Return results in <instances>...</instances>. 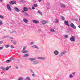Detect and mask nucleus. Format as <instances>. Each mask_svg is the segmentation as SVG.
<instances>
[{
  "instance_id": "52",
  "label": "nucleus",
  "mask_w": 80,
  "mask_h": 80,
  "mask_svg": "<svg viewBox=\"0 0 80 80\" xmlns=\"http://www.w3.org/2000/svg\"><path fill=\"white\" fill-rule=\"evenodd\" d=\"M16 68H18V67H16Z\"/></svg>"
},
{
  "instance_id": "14",
  "label": "nucleus",
  "mask_w": 80,
  "mask_h": 80,
  "mask_svg": "<svg viewBox=\"0 0 80 80\" xmlns=\"http://www.w3.org/2000/svg\"><path fill=\"white\" fill-rule=\"evenodd\" d=\"M65 51H63L59 55V57H62V56H63V54H64V53H65Z\"/></svg>"
},
{
  "instance_id": "15",
  "label": "nucleus",
  "mask_w": 80,
  "mask_h": 80,
  "mask_svg": "<svg viewBox=\"0 0 80 80\" xmlns=\"http://www.w3.org/2000/svg\"><path fill=\"white\" fill-rule=\"evenodd\" d=\"M64 23L65 24V25H67V26H68V27H69V25H68V22H67V21H65Z\"/></svg>"
},
{
  "instance_id": "9",
  "label": "nucleus",
  "mask_w": 80,
  "mask_h": 80,
  "mask_svg": "<svg viewBox=\"0 0 80 80\" xmlns=\"http://www.w3.org/2000/svg\"><path fill=\"white\" fill-rule=\"evenodd\" d=\"M71 27L72 28H74V29H76V27L75 26V25L73 23H71L70 24Z\"/></svg>"
},
{
  "instance_id": "19",
  "label": "nucleus",
  "mask_w": 80,
  "mask_h": 80,
  "mask_svg": "<svg viewBox=\"0 0 80 80\" xmlns=\"http://www.w3.org/2000/svg\"><path fill=\"white\" fill-rule=\"evenodd\" d=\"M10 67H11V66H9V67H7L6 68V70H9V68H10Z\"/></svg>"
},
{
  "instance_id": "23",
  "label": "nucleus",
  "mask_w": 80,
  "mask_h": 80,
  "mask_svg": "<svg viewBox=\"0 0 80 80\" xmlns=\"http://www.w3.org/2000/svg\"><path fill=\"white\" fill-rule=\"evenodd\" d=\"M42 23L43 24H46V23H47V22H46L45 21H43Z\"/></svg>"
},
{
  "instance_id": "32",
  "label": "nucleus",
  "mask_w": 80,
  "mask_h": 80,
  "mask_svg": "<svg viewBox=\"0 0 80 80\" xmlns=\"http://www.w3.org/2000/svg\"><path fill=\"white\" fill-rule=\"evenodd\" d=\"M61 7H65V6L64 4H61Z\"/></svg>"
},
{
  "instance_id": "12",
  "label": "nucleus",
  "mask_w": 80,
  "mask_h": 80,
  "mask_svg": "<svg viewBox=\"0 0 80 80\" xmlns=\"http://www.w3.org/2000/svg\"><path fill=\"white\" fill-rule=\"evenodd\" d=\"M23 22L25 23H27V22H28V20L27 19L25 18L23 19Z\"/></svg>"
},
{
  "instance_id": "26",
  "label": "nucleus",
  "mask_w": 80,
  "mask_h": 80,
  "mask_svg": "<svg viewBox=\"0 0 80 80\" xmlns=\"http://www.w3.org/2000/svg\"><path fill=\"white\" fill-rule=\"evenodd\" d=\"M1 69H2V70H5V68H4V67H2L0 68Z\"/></svg>"
},
{
  "instance_id": "17",
  "label": "nucleus",
  "mask_w": 80,
  "mask_h": 80,
  "mask_svg": "<svg viewBox=\"0 0 80 80\" xmlns=\"http://www.w3.org/2000/svg\"><path fill=\"white\" fill-rule=\"evenodd\" d=\"M59 22V20L58 19H56L55 20V23H58Z\"/></svg>"
},
{
  "instance_id": "47",
  "label": "nucleus",
  "mask_w": 80,
  "mask_h": 80,
  "mask_svg": "<svg viewBox=\"0 0 80 80\" xmlns=\"http://www.w3.org/2000/svg\"><path fill=\"white\" fill-rule=\"evenodd\" d=\"M32 72V73H34V72H33V71H32V72Z\"/></svg>"
},
{
  "instance_id": "42",
  "label": "nucleus",
  "mask_w": 80,
  "mask_h": 80,
  "mask_svg": "<svg viewBox=\"0 0 80 80\" xmlns=\"http://www.w3.org/2000/svg\"><path fill=\"white\" fill-rule=\"evenodd\" d=\"M38 1V2H42V0H37Z\"/></svg>"
},
{
  "instance_id": "29",
  "label": "nucleus",
  "mask_w": 80,
  "mask_h": 80,
  "mask_svg": "<svg viewBox=\"0 0 80 80\" xmlns=\"http://www.w3.org/2000/svg\"><path fill=\"white\" fill-rule=\"evenodd\" d=\"M25 15V16H27V17L29 16V14L28 13H26Z\"/></svg>"
},
{
  "instance_id": "2",
  "label": "nucleus",
  "mask_w": 80,
  "mask_h": 80,
  "mask_svg": "<svg viewBox=\"0 0 80 80\" xmlns=\"http://www.w3.org/2000/svg\"><path fill=\"white\" fill-rule=\"evenodd\" d=\"M25 49H26V47L24 46L23 47V50L21 52L23 53H28V51L25 50Z\"/></svg>"
},
{
  "instance_id": "51",
  "label": "nucleus",
  "mask_w": 80,
  "mask_h": 80,
  "mask_svg": "<svg viewBox=\"0 0 80 80\" xmlns=\"http://www.w3.org/2000/svg\"><path fill=\"white\" fill-rule=\"evenodd\" d=\"M2 0H0V2H2Z\"/></svg>"
},
{
  "instance_id": "49",
  "label": "nucleus",
  "mask_w": 80,
  "mask_h": 80,
  "mask_svg": "<svg viewBox=\"0 0 80 80\" xmlns=\"http://www.w3.org/2000/svg\"><path fill=\"white\" fill-rule=\"evenodd\" d=\"M1 75H2V74H3V73H2V72H1Z\"/></svg>"
},
{
  "instance_id": "37",
  "label": "nucleus",
  "mask_w": 80,
  "mask_h": 80,
  "mask_svg": "<svg viewBox=\"0 0 80 80\" xmlns=\"http://www.w3.org/2000/svg\"><path fill=\"white\" fill-rule=\"evenodd\" d=\"M62 20H65V18L63 17H62Z\"/></svg>"
},
{
  "instance_id": "48",
  "label": "nucleus",
  "mask_w": 80,
  "mask_h": 80,
  "mask_svg": "<svg viewBox=\"0 0 80 80\" xmlns=\"http://www.w3.org/2000/svg\"><path fill=\"white\" fill-rule=\"evenodd\" d=\"M30 70L31 72H32V71H32V69H30Z\"/></svg>"
},
{
  "instance_id": "3",
  "label": "nucleus",
  "mask_w": 80,
  "mask_h": 80,
  "mask_svg": "<svg viewBox=\"0 0 80 80\" xmlns=\"http://www.w3.org/2000/svg\"><path fill=\"white\" fill-rule=\"evenodd\" d=\"M70 40L71 42H75V38L73 36H71L70 38Z\"/></svg>"
},
{
  "instance_id": "36",
  "label": "nucleus",
  "mask_w": 80,
  "mask_h": 80,
  "mask_svg": "<svg viewBox=\"0 0 80 80\" xmlns=\"http://www.w3.org/2000/svg\"><path fill=\"white\" fill-rule=\"evenodd\" d=\"M3 41H1L0 42V45H1V44H2L3 43Z\"/></svg>"
},
{
  "instance_id": "50",
  "label": "nucleus",
  "mask_w": 80,
  "mask_h": 80,
  "mask_svg": "<svg viewBox=\"0 0 80 80\" xmlns=\"http://www.w3.org/2000/svg\"><path fill=\"white\" fill-rule=\"evenodd\" d=\"M13 40H11V42H13Z\"/></svg>"
},
{
  "instance_id": "24",
  "label": "nucleus",
  "mask_w": 80,
  "mask_h": 80,
  "mask_svg": "<svg viewBox=\"0 0 80 80\" xmlns=\"http://www.w3.org/2000/svg\"><path fill=\"white\" fill-rule=\"evenodd\" d=\"M73 75H72V74L70 75L69 78H73Z\"/></svg>"
},
{
  "instance_id": "8",
  "label": "nucleus",
  "mask_w": 80,
  "mask_h": 80,
  "mask_svg": "<svg viewBox=\"0 0 80 80\" xmlns=\"http://www.w3.org/2000/svg\"><path fill=\"white\" fill-rule=\"evenodd\" d=\"M31 48H36V49H37V50H38V49H39L38 47L36 45H34L31 46Z\"/></svg>"
},
{
  "instance_id": "5",
  "label": "nucleus",
  "mask_w": 80,
  "mask_h": 80,
  "mask_svg": "<svg viewBox=\"0 0 80 80\" xmlns=\"http://www.w3.org/2000/svg\"><path fill=\"white\" fill-rule=\"evenodd\" d=\"M37 58L40 60H46V58L45 57H37Z\"/></svg>"
},
{
  "instance_id": "25",
  "label": "nucleus",
  "mask_w": 80,
  "mask_h": 80,
  "mask_svg": "<svg viewBox=\"0 0 80 80\" xmlns=\"http://www.w3.org/2000/svg\"><path fill=\"white\" fill-rule=\"evenodd\" d=\"M9 47H10V45H9L8 44L6 45L5 46V47H6V48H8Z\"/></svg>"
},
{
  "instance_id": "7",
  "label": "nucleus",
  "mask_w": 80,
  "mask_h": 80,
  "mask_svg": "<svg viewBox=\"0 0 80 80\" xmlns=\"http://www.w3.org/2000/svg\"><path fill=\"white\" fill-rule=\"evenodd\" d=\"M24 54L23 56V57L26 58V57H28L30 56V54L29 53H25Z\"/></svg>"
},
{
  "instance_id": "43",
  "label": "nucleus",
  "mask_w": 80,
  "mask_h": 80,
  "mask_svg": "<svg viewBox=\"0 0 80 80\" xmlns=\"http://www.w3.org/2000/svg\"><path fill=\"white\" fill-rule=\"evenodd\" d=\"M72 74L73 75H75V72H74L72 73Z\"/></svg>"
},
{
  "instance_id": "27",
  "label": "nucleus",
  "mask_w": 80,
  "mask_h": 80,
  "mask_svg": "<svg viewBox=\"0 0 80 80\" xmlns=\"http://www.w3.org/2000/svg\"><path fill=\"white\" fill-rule=\"evenodd\" d=\"M13 43L14 44V45H16V44H17V42L15 41H13Z\"/></svg>"
},
{
  "instance_id": "45",
  "label": "nucleus",
  "mask_w": 80,
  "mask_h": 80,
  "mask_svg": "<svg viewBox=\"0 0 80 80\" xmlns=\"http://www.w3.org/2000/svg\"><path fill=\"white\" fill-rule=\"evenodd\" d=\"M9 38H11V39H13V38L12 37H9Z\"/></svg>"
},
{
  "instance_id": "40",
  "label": "nucleus",
  "mask_w": 80,
  "mask_h": 80,
  "mask_svg": "<svg viewBox=\"0 0 80 80\" xmlns=\"http://www.w3.org/2000/svg\"><path fill=\"white\" fill-rule=\"evenodd\" d=\"M32 10H35V7H32Z\"/></svg>"
},
{
  "instance_id": "16",
  "label": "nucleus",
  "mask_w": 80,
  "mask_h": 80,
  "mask_svg": "<svg viewBox=\"0 0 80 80\" xmlns=\"http://www.w3.org/2000/svg\"><path fill=\"white\" fill-rule=\"evenodd\" d=\"M23 10H24V11H28V8L27 7H24L23 8Z\"/></svg>"
},
{
  "instance_id": "10",
  "label": "nucleus",
  "mask_w": 80,
  "mask_h": 80,
  "mask_svg": "<svg viewBox=\"0 0 80 80\" xmlns=\"http://www.w3.org/2000/svg\"><path fill=\"white\" fill-rule=\"evenodd\" d=\"M32 22L34 23H35V24L39 23V22H38V21L37 20H33L32 21Z\"/></svg>"
},
{
  "instance_id": "28",
  "label": "nucleus",
  "mask_w": 80,
  "mask_h": 80,
  "mask_svg": "<svg viewBox=\"0 0 80 80\" xmlns=\"http://www.w3.org/2000/svg\"><path fill=\"white\" fill-rule=\"evenodd\" d=\"M22 79H23V78L22 77H20L18 78V80H22Z\"/></svg>"
},
{
  "instance_id": "30",
  "label": "nucleus",
  "mask_w": 80,
  "mask_h": 80,
  "mask_svg": "<svg viewBox=\"0 0 80 80\" xmlns=\"http://www.w3.org/2000/svg\"><path fill=\"white\" fill-rule=\"evenodd\" d=\"M3 25V22L2 21L0 20V25Z\"/></svg>"
},
{
  "instance_id": "22",
  "label": "nucleus",
  "mask_w": 80,
  "mask_h": 80,
  "mask_svg": "<svg viewBox=\"0 0 80 80\" xmlns=\"http://www.w3.org/2000/svg\"><path fill=\"white\" fill-rule=\"evenodd\" d=\"M38 13L40 14V15H42V13L40 11H38Z\"/></svg>"
},
{
  "instance_id": "35",
  "label": "nucleus",
  "mask_w": 80,
  "mask_h": 80,
  "mask_svg": "<svg viewBox=\"0 0 80 80\" xmlns=\"http://www.w3.org/2000/svg\"><path fill=\"white\" fill-rule=\"evenodd\" d=\"M64 38H67L68 37V35H66L64 36Z\"/></svg>"
},
{
  "instance_id": "34",
  "label": "nucleus",
  "mask_w": 80,
  "mask_h": 80,
  "mask_svg": "<svg viewBox=\"0 0 80 80\" xmlns=\"http://www.w3.org/2000/svg\"><path fill=\"white\" fill-rule=\"evenodd\" d=\"M15 32H16V31H13L12 32H11L10 33H15Z\"/></svg>"
},
{
  "instance_id": "41",
  "label": "nucleus",
  "mask_w": 80,
  "mask_h": 80,
  "mask_svg": "<svg viewBox=\"0 0 80 80\" xmlns=\"http://www.w3.org/2000/svg\"><path fill=\"white\" fill-rule=\"evenodd\" d=\"M32 76H33V77H35V75L33 74H32Z\"/></svg>"
},
{
  "instance_id": "6",
  "label": "nucleus",
  "mask_w": 80,
  "mask_h": 80,
  "mask_svg": "<svg viewBox=\"0 0 80 80\" xmlns=\"http://www.w3.org/2000/svg\"><path fill=\"white\" fill-rule=\"evenodd\" d=\"M7 7L8 10H9V11H12V8H11V7H10V5L7 4Z\"/></svg>"
},
{
  "instance_id": "4",
  "label": "nucleus",
  "mask_w": 80,
  "mask_h": 80,
  "mask_svg": "<svg viewBox=\"0 0 80 80\" xmlns=\"http://www.w3.org/2000/svg\"><path fill=\"white\" fill-rule=\"evenodd\" d=\"M53 53L55 55H58L59 54V51L57 50H56L54 51Z\"/></svg>"
},
{
  "instance_id": "38",
  "label": "nucleus",
  "mask_w": 80,
  "mask_h": 80,
  "mask_svg": "<svg viewBox=\"0 0 80 80\" xmlns=\"http://www.w3.org/2000/svg\"><path fill=\"white\" fill-rule=\"evenodd\" d=\"M3 47H0V50H2V49H3Z\"/></svg>"
},
{
  "instance_id": "20",
  "label": "nucleus",
  "mask_w": 80,
  "mask_h": 80,
  "mask_svg": "<svg viewBox=\"0 0 80 80\" xmlns=\"http://www.w3.org/2000/svg\"><path fill=\"white\" fill-rule=\"evenodd\" d=\"M25 80H30V77H26V79H25Z\"/></svg>"
},
{
  "instance_id": "11",
  "label": "nucleus",
  "mask_w": 80,
  "mask_h": 80,
  "mask_svg": "<svg viewBox=\"0 0 80 80\" xmlns=\"http://www.w3.org/2000/svg\"><path fill=\"white\" fill-rule=\"evenodd\" d=\"M17 2L15 1H12L9 2L10 4L11 5H13V4H16Z\"/></svg>"
},
{
  "instance_id": "46",
  "label": "nucleus",
  "mask_w": 80,
  "mask_h": 80,
  "mask_svg": "<svg viewBox=\"0 0 80 80\" xmlns=\"http://www.w3.org/2000/svg\"><path fill=\"white\" fill-rule=\"evenodd\" d=\"M24 11H25L22 10V11L21 12H22V13H24Z\"/></svg>"
},
{
  "instance_id": "33",
  "label": "nucleus",
  "mask_w": 80,
  "mask_h": 80,
  "mask_svg": "<svg viewBox=\"0 0 80 80\" xmlns=\"http://www.w3.org/2000/svg\"><path fill=\"white\" fill-rule=\"evenodd\" d=\"M33 6H34L35 7H37L38 5L36 4H33Z\"/></svg>"
},
{
  "instance_id": "39",
  "label": "nucleus",
  "mask_w": 80,
  "mask_h": 80,
  "mask_svg": "<svg viewBox=\"0 0 80 80\" xmlns=\"http://www.w3.org/2000/svg\"><path fill=\"white\" fill-rule=\"evenodd\" d=\"M11 48H14L13 46L12 45L11 46Z\"/></svg>"
},
{
  "instance_id": "31",
  "label": "nucleus",
  "mask_w": 80,
  "mask_h": 80,
  "mask_svg": "<svg viewBox=\"0 0 80 80\" xmlns=\"http://www.w3.org/2000/svg\"><path fill=\"white\" fill-rule=\"evenodd\" d=\"M10 60H8L6 61V63H10Z\"/></svg>"
},
{
  "instance_id": "44",
  "label": "nucleus",
  "mask_w": 80,
  "mask_h": 80,
  "mask_svg": "<svg viewBox=\"0 0 80 80\" xmlns=\"http://www.w3.org/2000/svg\"><path fill=\"white\" fill-rule=\"evenodd\" d=\"M30 43H31V45H33V44H34V42H31Z\"/></svg>"
},
{
  "instance_id": "1",
  "label": "nucleus",
  "mask_w": 80,
  "mask_h": 80,
  "mask_svg": "<svg viewBox=\"0 0 80 80\" xmlns=\"http://www.w3.org/2000/svg\"><path fill=\"white\" fill-rule=\"evenodd\" d=\"M29 60L31 61L33 65H37L39 63V62L38 60H35L36 58H30L28 59Z\"/></svg>"
},
{
  "instance_id": "13",
  "label": "nucleus",
  "mask_w": 80,
  "mask_h": 80,
  "mask_svg": "<svg viewBox=\"0 0 80 80\" xmlns=\"http://www.w3.org/2000/svg\"><path fill=\"white\" fill-rule=\"evenodd\" d=\"M14 10L17 12H20V9L17 7H14Z\"/></svg>"
},
{
  "instance_id": "18",
  "label": "nucleus",
  "mask_w": 80,
  "mask_h": 80,
  "mask_svg": "<svg viewBox=\"0 0 80 80\" xmlns=\"http://www.w3.org/2000/svg\"><path fill=\"white\" fill-rule=\"evenodd\" d=\"M50 31L51 32H55L54 30L53 29H52V28H51V29H50Z\"/></svg>"
},
{
  "instance_id": "21",
  "label": "nucleus",
  "mask_w": 80,
  "mask_h": 80,
  "mask_svg": "<svg viewBox=\"0 0 80 80\" xmlns=\"http://www.w3.org/2000/svg\"><path fill=\"white\" fill-rule=\"evenodd\" d=\"M0 18H1V19H4V17L2 15H0Z\"/></svg>"
}]
</instances>
